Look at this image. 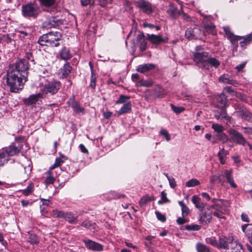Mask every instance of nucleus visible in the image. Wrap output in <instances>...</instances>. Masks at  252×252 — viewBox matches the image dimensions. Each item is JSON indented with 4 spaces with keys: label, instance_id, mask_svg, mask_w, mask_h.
<instances>
[{
    "label": "nucleus",
    "instance_id": "nucleus-64",
    "mask_svg": "<svg viewBox=\"0 0 252 252\" xmlns=\"http://www.w3.org/2000/svg\"><path fill=\"white\" fill-rule=\"evenodd\" d=\"M55 180V179L54 177H53L51 176L50 175H49V176H47L46 178V179L45 180V182L47 184H53L54 183Z\"/></svg>",
    "mask_w": 252,
    "mask_h": 252
},
{
    "label": "nucleus",
    "instance_id": "nucleus-43",
    "mask_svg": "<svg viewBox=\"0 0 252 252\" xmlns=\"http://www.w3.org/2000/svg\"><path fill=\"white\" fill-rule=\"evenodd\" d=\"M200 184V182L197 179L193 178L186 182V186L188 188L194 187Z\"/></svg>",
    "mask_w": 252,
    "mask_h": 252
},
{
    "label": "nucleus",
    "instance_id": "nucleus-5",
    "mask_svg": "<svg viewBox=\"0 0 252 252\" xmlns=\"http://www.w3.org/2000/svg\"><path fill=\"white\" fill-rule=\"evenodd\" d=\"M62 35L59 32H51L40 36L37 42L41 46L58 47L60 45Z\"/></svg>",
    "mask_w": 252,
    "mask_h": 252
},
{
    "label": "nucleus",
    "instance_id": "nucleus-39",
    "mask_svg": "<svg viewBox=\"0 0 252 252\" xmlns=\"http://www.w3.org/2000/svg\"><path fill=\"white\" fill-rule=\"evenodd\" d=\"M216 136L219 140V141H220L223 144L227 143L228 141L230 140V139L229 138L227 134L223 132L218 133L216 135Z\"/></svg>",
    "mask_w": 252,
    "mask_h": 252
},
{
    "label": "nucleus",
    "instance_id": "nucleus-18",
    "mask_svg": "<svg viewBox=\"0 0 252 252\" xmlns=\"http://www.w3.org/2000/svg\"><path fill=\"white\" fill-rule=\"evenodd\" d=\"M83 242L86 247L89 250L98 252L102 251L103 250V246L102 245L91 240H84Z\"/></svg>",
    "mask_w": 252,
    "mask_h": 252
},
{
    "label": "nucleus",
    "instance_id": "nucleus-8",
    "mask_svg": "<svg viewBox=\"0 0 252 252\" xmlns=\"http://www.w3.org/2000/svg\"><path fill=\"white\" fill-rule=\"evenodd\" d=\"M228 133L230 137V140L234 143L242 146H245L248 142L243 135L234 128L228 130Z\"/></svg>",
    "mask_w": 252,
    "mask_h": 252
},
{
    "label": "nucleus",
    "instance_id": "nucleus-28",
    "mask_svg": "<svg viewBox=\"0 0 252 252\" xmlns=\"http://www.w3.org/2000/svg\"><path fill=\"white\" fill-rule=\"evenodd\" d=\"M72 67L71 66L70 63H65L63 67L60 69L61 73L63 77H67L70 73Z\"/></svg>",
    "mask_w": 252,
    "mask_h": 252
},
{
    "label": "nucleus",
    "instance_id": "nucleus-53",
    "mask_svg": "<svg viewBox=\"0 0 252 252\" xmlns=\"http://www.w3.org/2000/svg\"><path fill=\"white\" fill-rule=\"evenodd\" d=\"M166 193L164 191H162L161 192V199L158 201V204L161 205L169 201L166 197Z\"/></svg>",
    "mask_w": 252,
    "mask_h": 252
},
{
    "label": "nucleus",
    "instance_id": "nucleus-44",
    "mask_svg": "<svg viewBox=\"0 0 252 252\" xmlns=\"http://www.w3.org/2000/svg\"><path fill=\"white\" fill-rule=\"evenodd\" d=\"M179 204L181 207L182 216L186 217L189 212V208L182 201H179Z\"/></svg>",
    "mask_w": 252,
    "mask_h": 252
},
{
    "label": "nucleus",
    "instance_id": "nucleus-14",
    "mask_svg": "<svg viewBox=\"0 0 252 252\" xmlns=\"http://www.w3.org/2000/svg\"><path fill=\"white\" fill-rule=\"evenodd\" d=\"M212 202L213 204L211 205V207L217 211L222 213H223V211H227V209L225 207L226 206L225 203H227L226 201L223 199L213 198Z\"/></svg>",
    "mask_w": 252,
    "mask_h": 252
},
{
    "label": "nucleus",
    "instance_id": "nucleus-11",
    "mask_svg": "<svg viewBox=\"0 0 252 252\" xmlns=\"http://www.w3.org/2000/svg\"><path fill=\"white\" fill-rule=\"evenodd\" d=\"M212 211L209 208L202 209L199 214V222L203 225H208L212 220Z\"/></svg>",
    "mask_w": 252,
    "mask_h": 252
},
{
    "label": "nucleus",
    "instance_id": "nucleus-35",
    "mask_svg": "<svg viewBox=\"0 0 252 252\" xmlns=\"http://www.w3.org/2000/svg\"><path fill=\"white\" fill-rule=\"evenodd\" d=\"M131 106L132 104L130 102H126L124 104L119 110L118 111V114L121 115L125 113H128L131 110Z\"/></svg>",
    "mask_w": 252,
    "mask_h": 252
},
{
    "label": "nucleus",
    "instance_id": "nucleus-36",
    "mask_svg": "<svg viewBox=\"0 0 252 252\" xmlns=\"http://www.w3.org/2000/svg\"><path fill=\"white\" fill-rule=\"evenodd\" d=\"M153 85V81L152 80L142 79L139 81L136 84L137 87H149Z\"/></svg>",
    "mask_w": 252,
    "mask_h": 252
},
{
    "label": "nucleus",
    "instance_id": "nucleus-48",
    "mask_svg": "<svg viewBox=\"0 0 252 252\" xmlns=\"http://www.w3.org/2000/svg\"><path fill=\"white\" fill-rule=\"evenodd\" d=\"M170 107L172 110L177 114H179L183 112L185 108L182 106H176L173 104H170Z\"/></svg>",
    "mask_w": 252,
    "mask_h": 252
},
{
    "label": "nucleus",
    "instance_id": "nucleus-31",
    "mask_svg": "<svg viewBox=\"0 0 252 252\" xmlns=\"http://www.w3.org/2000/svg\"><path fill=\"white\" fill-rule=\"evenodd\" d=\"M89 65L91 70V76L90 87L91 88L94 89L96 86V77L94 73V71L93 69V65L91 62H89Z\"/></svg>",
    "mask_w": 252,
    "mask_h": 252
},
{
    "label": "nucleus",
    "instance_id": "nucleus-56",
    "mask_svg": "<svg viewBox=\"0 0 252 252\" xmlns=\"http://www.w3.org/2000/svg\"><path fill=\"white\" fill-rule=\"evenodd\" d=\"M241 118L245 121L252 122V114L248 110Z\"/></svg>",
    "mask_w": 252,
    "mask_h": 252
},
{
    "label": "nucleus",
    "instance_id": "nucleus-24",
    "mask_svg": "<svg viewBox=\"0 0 252 252\" xmlns=\"http://www.w3.org/2000/svg\"><path fill=\"white\" fill-rule=\"evenodd\" d=\"M147 93H149L150 94H146V97L148 99L153 98L156 99L157 98H162L165 95L164 91L162 90H159L158 91H156V90H147Z\"/></svg>",
    "mask_w": 252,
    "mask_h": 252
},
{
    "label": "nucleus",
    "instance_id": "nucleus-61",
    "mask_svg": "<svg viewBox=\"0 0 252 252\" xmlns=\"http://www.w3.org/2000/svg\"><path fill=\"white\" fill-rule=\"evenodd\" d=\"M98 2L101 7H105L108 4L112 3L113 0H98Z\"/></svg>",
    "mask_w": 252,
    "mask_h": 252
},
{
    "label": "nucleus",
    "instance_id": "nucleus-63",
    "mask_svg": "<svg viewBox=\"0 0 252 252\" xmlns=\"http://www.w3.org/2000/svg\"><path fill=\"white\" fill-rule=\"evenodd\" d=\"M246 62L242 63H241L237 65L235 68L238 71V72L243 71L244 68L246 66Z\"/></svg>",
    "mask_w": 252,
    "mask_h": 252
},
{
    "label": "nucleus",
    "instance_id": "nucleus-17",
    "mask_svg": "<svg viewBox=\"0 0 252 252\" xmlns=\"http://www.w3.org/2000/svg\"><path fill=\"white\" fill-rule=\"evenodd\" d=\"M67 103L68 106L71 107L72 108L75 113L78 114L85 113L84 108L81 107L80 103L75 100L73 95L69 98Z\"/></svg>",
    "mask_w": 252,
    "mask_h": 252
},
{
    "label": "nucleus",
    "instance_id": "nucleus-33",
    "mask_svg": "<svg viewBox=\"0 0 252 252\" xmlns=\"http://www.w3.org/2000/svg\"><path fill=\"white\" fill-rule=\"evenodd\" d=\"M61 58L64 60H68L70 59L72 55L69 49L65 47H63L60 51V53Z\"/></svg>",
    "mask_w": 252,
    "mask_h": 252
},
{
    "label": "nucleus",
    "instance_id": "nucleus-51",
    "mask_svg": "<svg viewBox=\"0 0 252 252\" xmlns=\"http://www.w3.org/2000/svg\"><path fill=\"white\" fill-rule=\"evenodd\" d=\"M28 241L32 244H37L39 243L37 236L34 234H30Z\"/></svg>",
    "mask_w": 252,
    "mask_h": 252
},
{
    "label": "nucleus",
    "instance_id": "nucleus-47",
    "mask_svg": "<svg viewBox=\"0 0 252 252\" xmlns=\"http://www.w3.org/2000/svg\"><path fill=\"white\" fill-rule=\"evenodd\" d=\"M65 212L60 211L58 210H54L53 211V217L56 218H64V214Z\"/></svg>",
    "mask_w": 252,
    "mask_h": 252
},
{
    "label": "nucleus",
    "instance_id": "nucleus-30",
    "mask_svg": "<svg viewBox=\"0 0 252 252\" xmlns=\"http://www.w3.org/2000/svg\"><path fill=\"white\" fill-rule=\"evenodd\" d=\"M218 248L225 250L229 249L227 237L219 238V243H218Z\"/></svg>",
    "mask_w": 252,
    "mask_h": 252
},
{
    "label": "nucleus",
    "instance_id": "nucleus-46",
    "mask_svg": "<svg viewBox=\"0 0 252 252\" xmlns=\"http://www.w3.org/2000/svg\"><path fill=\"white\" fill-rule=\"evenodd\" d=\"M201 228L200 225L196 224H188L185 226V229L189 231H197L200 230Z\"/></svg>",
    "mask_w": 252,
    "mask_h": 252
},
{
    "label": "nucleus",
    "instance_id": "nucleus-7",
    "mask_svg": "<svg viewBox=\"0 0 252 252\" xmlns=\"http://www.w3.org/2000/svg\"><path fill=\"white\" fill-rule=\"evenodd\" d=\"M43 86V94L47 95H52L59 91L61 87V83L58 81H51L47 79Z\"/></svg>",
    "mask_w": 252,
    "mask_h": 252
},
{
    "label": "nucleus",
    "instance_id": "nucleus-57",
    "mask_svg": "<svg viewBox=\"0 0 252 252\" xmlns=\"http://www.w3.org/2000/svg\"><path fill=\"white\" fill-rule=\"evenodd\" d=\"M160 134L163 136L167 141H169L170 140V135L166 129H161L160 131Z\"/></svg>",
    "mask_w": 252,
    "mask_h": 252
},
{
    "label": "nucleus",
    "instance_id": "nucleus-42",
    "mask_svg": "<svg viewBox=\"0 0 252 252\" xmlns=\"http://www.w3.org/2000/svg\"><path fill=\"white\" fill-rule=\"evenodd\" d=\"M42 73L39 75L40 77V81H41V83L43 84V81L44 80L46 81L47 79H49L50 80H52V78L51 76H49V74H50L48 70L44 68L41 70Z\"/></svg>",
    "mask_w": 252,
    "mask_h": 252
},
{
    "label": "nucleus",
    "instance_id": "nucleus-13",
    "mask_svg": "<svg viewBox=\"0 0 252 252\" xmlns=\"http://www.w3.org/2000/svg\"><path fill=\"white\" fill-rule=\"evenodd\" d=\"M147 39L154 45H159L161 43H167L168 41V38L167 36H163L161 34H147Z\"/></svg>",
    "mask_w": 252,
    "mask_h": 252
},
{
    "label": "nucleus",
    "instance_id": "nucleus-27",
    "mask_svg": "<svg viewBox=\"0 0 252 252\" xmlns=\"http://www.w3.org/2000/svg\"><path fill=\"white\" fill-rule=\"evenodd\" d=\"M21 60H24L26 62H27L30 64V63H32V64H35V62L34 61V57L32 55V50H29L25 53V55L23 58L20 59Z\"/></svg>",
    "mask_w": 252,
    "mask_h": 252
},
{
    "label": "nucleus",
    "instance_id": "nucleus-19",
    "mask_svg": "<svg viewBox=\"0 0 252 252\" xmlns=\"http://www.w3.org/2000/svg\"><path fill=\"white\" fill-rule=\"evenodd\" d=\"M228 99L227 96L222 93L218 95L216 98L215 105L216 107L220 109H225L227 106Z\"/></svg>",
    "mask_w": 252,
    "mask_h": 252
},
{
    "label": "nucleus",
    "instance_id": "nucleus-60",
    "mask_svg": "<svg viewBox=\"0 0 252 252\" xmlns=\"http://www.w3.org/2000/svg\"><path fill=\"white\" fill-rule=\"evenodd\" d=\"M244 233L249 242L252 244V230L248 229Z\"/></svg>",
    "mask_w": 252,
    "mask_h": 252
},
{
    "label": "nucleus",
    "instance_id": "nucleus-1",
    "mask_svg": "<svg viewBox=\"0 0 252 252\" xmlns=\"http://www.w3.org/2000/svg\"><path fill=\"white\" fill-rule=\"evenodd\" d=\"M30 64L19 59L10 64L6 73V85L11 92L18 93L22 90L28 80V70Z\"/></svg>",
    "mask_w": 252,
    "mask_h": 252
},
{
    "label": "nucleus",
    "instance_id": "nucleus-41",
    "mask_svg": "<svg viewBox=\"0 0 252 252\" xmlns=\"http://www.w3.org/2000/svg\"><path fill=\"white\" fill-rule=\"evenodd\" d=\"M34 186L33 183L31 182L29 184L27 189H23L22 190V193L25 196H28L33 192V191L34 190Z\"/></svg>",
    "mask_w": 252,
    "mask_h": 252
},
{
    "label": "nucleus",
    "instance_id": "nucleus-3",
    "mask_svg": "<svg viewBox=\"0 0 252 252\" xmlns=\"http://www.w3.org/2000/svg\"><path fill=\"white\" fill-rule=\"evenodd\" d=\"M24 138H16L15 141L9 146L0 150V166H3L8 161V157L17 155L23 148Z\"/></svg>",
    "mask_w": 252,
    "mask_h": 252
},
{
    "label": "nucleus",
    "instance_id": "nucleus-25",
    "mask_svg": "<svg viewBox=\"0 0 252 252\" xmlns=\"http://www.w3.org/2000/svg\"><path fill=\"white\" fill-rule=\"evenodd\" d=\"M182 9L179 10L172 4H170L167 11L169 15L174 19L177 18L181 14Z\"/></svg>",
    "mask_w": 252,
    "mask_h": 252
},
{
    "label": "nucleus",
    "instance_id": "nucleus-23",
    "mask_svg": "<svg viewBox=\"0 0 252 252\" xmlns=\"http://www.w3.org/2000/svg\"><path fill=\"white\" fill-rule=\"evenodd\" d=\"M41 97L40 94H32L28 97L23 99V102L26 105H31L36 103L39 98Z\"/></svg>",
    "mask_w": 252,
    "mask_h": 252
},
{
    "label": "nucleus",
    "instance_id": "nucleus-20",
    "mask_svg": "<svg viewBox=\"0 0 252 252\" xmlns=\"http://www.w3.org/2000/svg\"><path fill=\"white\" fill-rule=\"evenodd\" d=\"M218 80L220 83L231 85L235 87L239 84L238 81L233 79L232 76L228 74H223L220 75Z\"/></svg>",
    "mask_w": 252,
    "mask_h": 252
},
{
    "label": "nucleus",
    "instance_id": "nucleus-52",
    "mask_svg": "<svg viewBox=\"0 0 252 252\" xmlns=\"http://www.w3.org/2000/svg\"><path fill=\"white\" fill-rule=\"evenodd\" d=\"M211 127L218 133L222 132L224 130L223 126L218 124H213Z\"/></svg>",
    "mask_w": 252,
    "mask_h": 252
},
{
    "label": "nucleus",
    "instance_id": "nucleus-37",
    "mask_svg": "<svg viewBox=\"0 0 252 252\" xmlns=\"http://www.w3.org/2000/svg\"><path fill=\"white\" fill-rule=\"evenodd\" d=\"M81 225L91 230L94 231L95 229L96 224L92 223L89 220H85L81 223Z\"/></svg>",
    "mask_w": 252,
    "mask_h": 252
},
{
    "label": "nucleus",
    "instance_id": "nucleus-4",
    "mask_svg": "<svg viewBox=\"0 0 252 252\" xmlns=\"http://www.w3.org/2000/svg\"><path fill=\"white\" fill-rule=\"evenodd\" d=\"M223 29L234 49H237L238 47V41L242 39L243 40L240 42V45L243 48H245L252 41V32L246 36H241L234 34L228 27H224Z\"/></svg>",
    "mask_w": 252,
    "mask_h": 252
},
{
    "label": "nucleus",
    "instance_id": "nucleus-9",
    "mask_svg": "<svg viewBox=\"0 0 252 252\" xmlns=\"http://www.w3.org/2000/svg\"><path fill=\"white\" fill-rule=\"evenodd\" d=\"M204 35V32L198 27L188 28L185 32V36L189 40L201 39Z\"/></svg>",
    "mask_w": 252,
    "mask_h": 252
},
{
    "label": "nucleus",
    "instance_id": "nucleus-26",
    "mask_svg": "<svg viewBox=\"0 0 252 252\" xmlns=\"http://www.w3.org/2000/svg\"><path fill=\"white\" fill-rule=\"evenodd\" d=\"M155 67V64L153 63H145L139 65L137 70L141 73H145L147 71L153 70Z\"/></svg>",
    "mask_w": 252,
    "mask_h": 252
},
{
    "label": "nucleus",
    "instance_id": "nucleus-40",
    "mask_svg": "<svg viewBox=\"0 0 252 252\" xmlns=\"http://www.w3.org/2000/svg\"><path fill=\"white\" fill-rule=\"evenodd\" d=\"M155 197L153 196H150L149 195H145L142 197L140 201L139 205L140 206L143 207L146 205V204L148 202H149L151 201L154 200Z\"/></svg>",
    "mask_w": 252,
    "mask_h": 252
},
{
    "label": "nucleus",
    "instance_id": "nucleus-22",
    "mask_svg": "<svg viewBox=\"0 0 252 252\" xmlns=\"http://www.w3.org/2000/svg\"><path fill=\"white\" fill-rule=\"evenodd\" d=\"M31 161H29L27 166H24L20 163L17 162L14 164L13 168L15 171H20L28 176L32 172V166L31 165Z\"/></svg>",
    "mask_w": 252,
    "mask_h": 252
},
{
    "label": "nucleus",
    "instance_id": "nucleus-50",
    "mask_svg": "<svg viewBox=\"0 0 252 252\" xmlns=\"http://www.w3.org/2000/svg\"><path fill=\"white\" fill-rule=\"evenodd\" d=\"M248 110L244 106H240L238 110L235 112L236 115L240 118H242Z\"/></svg>",
    "mask_w": 252,
    "mask_h": 252
},
{
    "label": "nucleus",
    "instance_id": "nucleus-10",
    "mask_svg": "<svg viewBox=\"0 0 252 252\" xmlns=\"http://www.w3.org/2000/svg\"><path fill=\"white\" fill-rule=\"evenodd\" d=\"M136 6L144 14L151 15L154 12L152 4L146 0H138L136 2Z\"/></svg>",
    "mask_w": 252,
    "mask_h": 252
},
{
    "label": "nucleus",
    "instance_id": "nucleus-21",
    "mask_svg": "<svg viewBox=\"0 0 252 252\" xmlns=\"http://www.w3.org/2000/svg\"><path fill=\"white\" fill-rule=\"evenodd\" d=\"M211 17L210 16H205L203 19V23L204 24V27L207 32L209 33H212L213 35L215 34V25L212 23L210 22L209 23H207L208 22H209L211 20Z\"/></svg>",
    "mask_w": 252,
    "mask_h": 252
},
{
    "label": "nucleus",
    "instance_id": "nucleus-38",
    "mask_svg": "<svg viewBox=\"0 0 252 252\" xmlns=\"http://www.w3.org/2000/svg\"><path fill=\"white\" fill-rule=\"evenodd\" d=\"M41 6L49 7L53 6L56 2V0H37Z\"/></svg>",
    "mask_w": 252,
    "mask_h": 252
},
{
    "label": "nucleus",
    "instance_id": "nucleus-6",
    "mask_svg": "<svg viewBox=\"0 0 252 252\" xmlns=\"http://www.w3.org/2000/svg\"><path fill=\"white\" fill-rule=\"evenodd\" d=\"M40 12L39 6L35 2H30L22 6V13L24 17L35 18Z\"/></svg>",
    "mask_w": 252,
    "mask_h": 252
},
{
    "label": "nucleus",
    "instance_id": "nucleus-59",
    "mask_svg": "<svg viewBox=\"0 0 252 252\" xmlns=\"http://www.w3.org/2000/svg\"><path fill=\"white\" fill-rule=\"evenodd\" d=\"M155 214L156 215L157 218L158 220H160L161 222L165 221L166 217L164 215L162 214L158 211H156Z\"/></svg>",
    "mask_w": 252,
    "mask_h": 252
},
{
    "label": "nucleus",
    "instance_id": "nucleus-16",
    "mask_svg": "<svg viewBox=\"0 0 252 252\" xmlns=\"http://www.w3.org/2000/svg\"><path fill=\"white\" fill-rule=\"evenodd\" d=\"M227 240L231 252H241L242 250L243 251L242 245L239 243L238 240H234L233 236H228Z\"/></svg>",
    "mask_w": 252,
    "mask_h": 252
},
{
    "label": "nucleus",
    "instance_id": "nucleus-49",
    "mask_svg": "<svg viewBox=\"0 0 252 252\" xmlns=\"http://www.w3.org/2000/svg\"><path fill=\"white\" fill-rule=\"evenodd\" d=\"M130 98V96L121 94L118 99L116 101V104H122L126 103Z\"/></svg>",
    "mask_w": 252,
    "mask_h": 252
},
{
    "label": "nucleus",
    "instance_id": "nucleus-12",
    "mask_svg": "<svg viewBox=\"0 0 252 252\" xmlns=\"http://www.w3.org/2000/svg\"><path fill=\"white\" fill-rule=\"evenodd\" d=\"M63 24V20L58 16L48 18L43 23V27L47 28H55Z\"/></svg>",
    "mask_w": 252,
    "mask_h": 252
},
{
    "label": "nucleus",
    "instance_id": "nucleus-45",
    "mask_svg": "<svg viewBox=\"0 0 252 252\" xmlns=\"http://www.w3.org/2000/svg\"><path fill=\"white\" fill-rule=\"evenodd\" d=\"M196 248L198 252H208L209 250V248L205 245L201 243H197Z\"/></svg>",
    "mask_w": 252,
    "mask_h": 252
},
{
    "label": "nucleus",
    "instance_id": "nucleus-34",
    "mask_svg": "<svg viewBox=\"0 0 252 252\" xmlns=\"http://www.w3.org/2000/svg\"><path fill=\"white\" fill-rule=\"evenodd\" d=\"M228 152L225 150L224 148L220 149V151L218 153V156L219 158V160L220 163L223 164L225 163L226 159V155Z\"/></svg>",
    "mask_w": 252,
    "mask_h": 252
},
{
    "label": "nucleus",
    "instance_id": "nucleus-2",
    "mask_svg": "<svg viewBox=\"0 0 252 252\" xmlns=\"http://www.w3.org/2000/svg\"><path fill=\"white\" fill-rule=\"evenodd\" d=\"M193 60L200 68L208 71H211L212 67L217 68L220 65V61L215 58L211 57L207 52H193Z\"/></svg>",
    "mask_w": 252,
    "mask_h": 252
},
{
    "label": "nucleus",
    "instance_id": "nucleus-29",
    "mask_svg": "<svg viewBox=\"0 0 252 252\" xmlns=\"http://www.w3.org/2000/svg\"><path fill=\"white\" fill-rule=\"evenodd\" d=\"M63 219L69 223L72 224H74L78 222L77 217L75 216L73 213L70 212H65Z\"/></svg>",
    "mask_w": 252,
    "mask_h": 252
},
{
    "label": "nucleus",
    "instance_id": "nucleus-62",
    "mask_svg": "<svg viewBox=\"0 0 252 252\" xmlns=\"http://www.w3.org/2000/svg\"><path fill=\"white\" fill-rule=\"evenodd\" d=\"M168 181L170 187L172 189H175L176 187V183L175 179L173 177L171 178H168Z\"/></svg>",
    "mask_w": 252,
    "mask_h": 252
},
{
    "label": "nucleus",
    "instance_id": "nucleus-58",
    "mask_svg": "<svg viewBox=\"0 0 252 252\" xmlns=\"http://www.w3.org/2000/svg\"><path fill=\"white\" fill-rule=\"evenodd\" d=\"M226 212L227 211H223V213L217 211L214 212L212 214H213L214 216H216L219 219H225V217H224V214H225Z\"/></svg>",
    "mask_w": 252,
    "mask_h": 252
},
{
    "label": "nucleus",
    "instance_id": "nucleus-32",
    "mask_svg": "<svg viewBox=\"0 0 252 252\" xmlns=\"http://www.w3.org/2000/svg\"><path fill=\"white\" fill-rule=\"evenodd\" d=\"M192 202L194 204L195 206L199 209H204L206 204H204L200 198L196 195H194L192 198Z\"/></svg>",
    "mask_w": 252,
    "mask_h": 252
},
{
    "label": "nucleus",
    "instance_id": "nucleus-15",
    "mask_svg": "<svg viewBox=\"0 0 252 252\" xmlns=\"http://www.w3.org/2000/svg\"><path fill=\"white\" fill-rule=\"evenodd\" d=\"M224 178L227 179V182L232 188H236L237 187V185L234 182L231 170H224V171H222L218 178L220 182H222Z\"/></svg>",
    "mask_w": 252,
    "mask_h": 252
},
{
    "label": "nucleus",
    "instance_id": "nucleus-54",
    "mask_svg": "<svg viewBox=\"0 0 252 252\" xmlns=\"http://www.w3.org/2000/svg\"><path fill=\"white\" fill-rule=\"evenodd\" d=\"M63 162H64V160H63L60 158H57L55 159V163L50 167V169H53L56 167L61 166L62 164V163H63Z\"/></svg>",
    "mask_w": 252,
    "mask_h": 252
},
{
    "label": "nucleus",
    "instance_id": "nucleus-55",
    "mask_svg": "<svg viewBox=\"0 0 252 252\" xmlns=\"http://www.w3.org/2000/svg\"><path fill=\"white\" fill-rule=\"evenodd\" d=\"M206 241L208 243H209L212 246L218 248V242L216 239L215 237H212L206 239Z\"/></svg>",
    "mask_w": 252,
    "mask_h": 252
}]
</instances>
